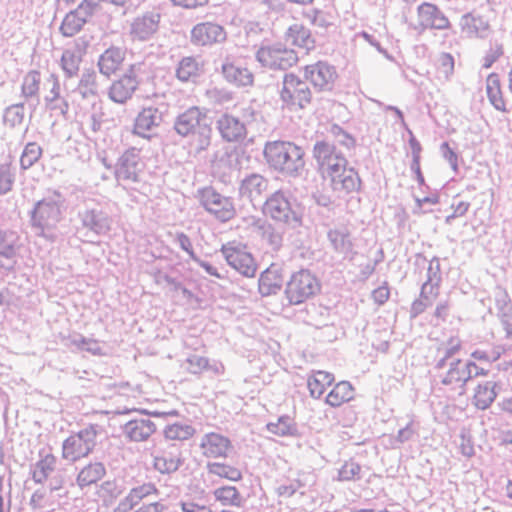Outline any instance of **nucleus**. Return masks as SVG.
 Here are the masks:
<instances>
[{
  "mask_svg": "<svg viewBox=\"0 0 512 512\" xmlns=\"http://www.w3.org/2000/svg\"><path fill=\"white\" fill-rule=\"evenodd\" d=\"M470 206L469 201L461 200L458 196L454 197L450 205L452 213L446 216L445 223L450 225L454 219L463 217L468 212Z\"/></svg>",
  "mask_w": 512,
  "mask_h": 512,
  "instance_id": "680f3d73",
  "label": "nucleus"
},
{
  "mask_svg": "<svg viewBox=\"0 0 512 512\" xmlns=\"http://www.w3.org/2000/svg\"><path fill=\"white\" fill-rule=\"evenodd\" d=\"M262 212L275 222L287 224L293 228L301 225V217L293 209L289 195L281 190L270 195L262 206Z\"/></svg>",
  "mask_w": 512,
  "mask_h": 512,
  "instance_id": "1a4fd4ad",
  "label": "nucleus"
},
{
  "mask_svg": "<svg viewBox=\"0 0 512 512\" xmlns=\"http://www.w3.org/2000/svg\"><path fill=\"white\" fill-rule=\"evenodd\" d=\"M3 119L5 124L15 127L23 122L24 119V104H13L5 109Z\"/></svg>",
  "mask_w": 512,
  "mask_h": 512,
  "instance_id": "5fc2aeb1",
  "label": "nucleus"
},
{
  "mask_svg": "<svg viewBox=\"0 0 512 512\" xmlns=\"http://www.w3.org/2000/svg\"><path fill=\"white\" fill-rule=\"evenodd\" d=\"M221 71L225 80L235 86L241 87L253 84V73L247 68L237 65L233 62L223 63Z\"/></svg>",
  "mask_w": 512,
  "mask_h": 512,
  "instance_id": "2f4dec72",
  "label": "nucleus"
},
{
  "mask_svg": "<svg viewBox=\"0 0 512 512\" xmlns=\"http://www.w3.org/2000/svg\"><path fill=\"white\" fill-rule=\"evenodd\" d=\"M287 42L306 50L314 47V39L311 36L310 30L300 24H294L288 29Z\"/></svg>",
  "mask_w": 512,
  "mask_h": 512,
  "instance_id": "e433bc0d",
  "label": "nucleus"
},
{
  "mask_svg": "<svg viewBox=\"0 0 512 512\" xmlns=\"http://www.w3.org/2000/svg\"><path fill=\"white\" fill-rule=\"evenodd\" d=\"M461 33L469 39H488L493 28L488 16L482 15L476 10L464 13L459 20Z\"/></svg>",
  "mask_w": 512,
  "mask_h": 512,
  "instance_id": "dca6fc26",
  "label": "nucleus"
},
{
  "mask_svg": "<svg viewBox=\"0 0 512 512\" xmlns=\"http://www.w3.org/2000/svg\"><path fill=\"white\" fill-rule=\"evenodd\" d=\"M460 348V341L456 338H450L447 347L438 349V357L435 359L433 368H443L445 364L451 363V361L461 360L455 357Z\"/></svg>",
  "mask_w": 512,
  "mask_h": 512,
  "instance_id": "37998d69",
  "label": "nucleus"
},
{
  "mask_svg": "<svg viewBox=\"0 0 512 512\" xmlns=\"http://www.w3.org/2000/svg\"><path fill=\"white\" fill-rule=\"evenodd\" d=\"M152 78L151 65L145 61L135 62L109 87V98L118 104L130 100L139 87Z\"/></svg>",
  "mask_w": 512,
  "mask_h": 512,
  "instance_id": "39448f33",
  "label": "nucleus"
},
{
  "mask_svg": "<svg viewBox=\"0 0 512 512\" xmlns=\"http://www.w3.org/2000/svg\"><path fill=\"white\" fill-rule=\"evenodd\" d=\"M101 427L98 424H89L64 439L61 446V457L68 463L88 457L97 446V437Z\"/></svg>",
  "mask_w": 512,
  "mask_h": 512,
  "instance_id": "0eeeda50",
  "label": "nucleus"
},
{
  "mask_svg": "<svg viewBox=\"0 0 512 512\" xmlns=\"http://www.w3.org/2000/svg\"><path fill=\"white\" fill-rule=\"evenodd\" d=\"M438 74L444 80H449L454 73V58L449 53H442L438 60Z\"/></svg>",
  "mask_w": 512,
  "mask_h": 512,
  "instance_id": "e2e57ef3",
  "label": "nucleus"
},
{
  "mask_svg": "<svg viewBox=\"0 0 512 512\" xmlns=\"http://www.w3.org/2000/svg\"><path fill=\"white\" fill-rule=\"evenodd\" d=\"M354 389L350 382L337 383L326 396V403L332 407H339L343 403L353 399Z\"/></svg>",
  "mask_w": 512,
  "mask_h": 512,
  "instance_id": "4c0bfd02",
  "label": "nucleus"
},
{
  "mask_svg": "<svg viewBox=\"0 0 512 512\" xmlns=\"http://www.w3.org/2000/svg\"><path fill=\"white\" fill-rule=\"evenodd\" d=\"M68 347H76L78 349L87 351L93 355H102V348L99 346L98 341L95 339L86 338L81 334L70 335L65 342Z\"/></svg>",
  "mask_w": 512,
  "mask_h": 512,
  "instance_id": "c03bdc74",
  "label": "nucleus"
},
{
  "mask_svg": "<svg viewBox=\"0 0 512 512\" xmlns=\"http://www.w3.org/2000/svg\"><path fill=\"white\" fill-rule=\"evenodd\" d=\"M151 457L153 468L162 475L175 473L184 463L181 447L168 442L155 447Z\"/></svg>",
  "mask_w": 512,
  "mask_h": 512,
  "instance_id": "f8f14e48",
  "label": "nucleus"
},
{
  "mask_svg": "<svg viewBox=\"0 0 512 512\" xmlns=\"http://www.w3.org/2000/svg\"><path fill=\"white\" fill-rule=\"evenodd\" d=\"M80 230L85 231V236L103 237L108 235L112 228L113 218L107 205L87 199L79 207L77 212Z\"/></svg>",
  "mask_w": 512,
  "mask_h": 512,
  "instance_id": "423d86ee",
  "label": "nucleus"
},
{
  "mask_svg": "<svg viewBox=\"0 0 512 512\" xmlns=\"http://www.w3.org/2000/svg\"><path fill=\"white\" fill-rule=\"evenodd\" d=\"M496 383L494 381H484L475 388L473 403L481 410H485L494 402L497 392Z\"/></svg>",
  "mask_w": 512,
  "mask_h": 512,
  "instance_id": "f704fd0d",
  "label": "nucleus"
},
{
  "mask_svg": "<svg viewBox=\"0 0 512 512\" xmlns=\"http://www.w3.org/2000/svg\"><path fill=\"white\" fill-rule=\"evenodd\" d=\"M121 429L129 441L144 442L156 432V424L150 418L140 416L126 422Z\"/></svg>",
  "mask_w": 512,
  "mask_h": 512,
  "instance_id": "5701e85b",
  "label": "nucleus"
},
{
  "mask_svg": "<svg viewBox=\"0 0 512 512\" xmlns=\"http://www.w3.org/2000/svg\"><path fill=\"white\" fill-rule=\"evenodd\" d=\"M261 242L267 245L272 251H277L282 245V233L271 225L260 226Z\"/></svg>",
  "mask_w": 512,
  "mask_h": 512,
  "instance_id": "8fccbe9b",
  "label": "nucleus"
},
{
  "mask_svg": "<svg viewBox=\"0 0 512 512\" xmlns=\"http://www.w3.org/2000/svg\"><path fill=\"white\" fill-rule=\"evenodd\" d=\"M253 142L249 141L244 144L237 155V163L240 169H249L252 167L251 163L256 161V156L253 154Z\"/></svg>",
  "mask_w": 512,
  "mask_h": 512,
  "instance_id": "0e129e2a",
  "label": "nucleus"
},
{
  "mask_svg": "<svg viewBox=\"0 0 512 512\" xmlns=\"http://www.w3.org/2000/svg\"><path fill=\"white\" fill-rule=\"evenodd\" d=\"M42 155V148L36 142H29L25 145L20 157V166L23 170L31 168Z\"/></svg>",
  "mask_w": 512,
  "mask_h": 512,
  "instance_id": "09e8293b",
  "label": "nucleus"
},
{
  "mask_svg": "<svg viewBox=\"0 0 512 512\" xmlns=\"http://www.w3.org/2000/svg\"><path fill=\"white\" fill-rule=\"evenodd\" d=\"M263 154L271 167L288 176H300L305 166L303 149L292 142H268Z\"/></svg>",
  "mask_w": 512,
  "mask_h": 512,
  "instance_id": "20e7f679",
  "label": "nucleus"
},
{
  "mask_svg": "<svg viewBox=\"0 0 512 512\" xmlns=\"http://www.w3.org/2000/svg\"><path fill=\"white\" fill-rule=\"evenodd\" d=\"M222 254L227 263L246 277H254L256 274V263L253 255L246 251L245 247L223 245Z\"/></svg>",
  "mask_w": 512,
  "mask_h": 512,
  "instance_id": "6ab92c4d",
  "label": "nucleus"
},
{
  "mask_svg": "<svg viewBox=\"0 0 512 512\" xmlns=\"http://www.w3.org/2000/svg\"><path fill=\"white\" fill-rule=\"evenodd\" d=\"M267 430L277 436H295L298 432L295 421L288 415H282L276 422L266 424Z\"/></svg>",
  "mask_w": 512,
  "mask_h": 512,
  "instance_id": "a19ab883",
  "label": "nucleus"
},
{
  "mask_svg": "<svg viewBox=\"0 0 512 512\" xmlns=\"http://www.w3.org/2000/svg\"><path fill=\"white\" fill-rule=\"evenodd\" d=\"M126 57V49L118 46H110L98 59V68L101 74L110 77L122 66Z\"/></svg>",
  "mask_w": 512,
  "mask_h": 512,
  "instance_id": "b1692460",
  "label": "nucleus"
},
{
  "mask_svg": "<svg viewBox=\"0 0 512 512\" xmlns=\"http://www.w3.org/2000/svg\"><path fill=\"white\" fill-rule=\"evenodd\" d=\"M159 491L154 483L146 482L130 489L128 494L120 500L117 511L128 512L133 510L143 499L151 495H158Z\"/></svg>",
  "mask_w": 512,
  "mask_h": 512,
  "instance_id": "393cba45",
  "label": "nucleus"
},
{
  "mask_svg": "<svg viewBox=\"0 0 512 512\" xmlns=\"http://www.w3.org/2000/svg\"><path fill=\"white\" fill-rule=\"evenodd\" d=\"M334 381L333 374L326 371H315L307 380V387L310 395L313 398H320L327 386H330Z\"/></svg>",
  "mask_w": 512,
  "mask_h": 512,
  "instance_id": "c9c22d12",
  "label": "nucleus"
},
{
  "mask_svg": "<svg viewBox=\"0 0 512 512\" xmlns=\"http://www.w3.org/2000/svg\"><path fill=\"white\" fill-rule=\"evenodd\" d=\"M298 60L293 50L285 49L280 46L261 47L258 49V62L263 67L270 69L287 70Z\"/></svg>",
  "mask_w": 512,
  "mask_h": 512,
  "instance_id": "a211bd4d",
  "label": "nucleus"
},
{
  "mask_svg": "<svg viewBox=\"0 0 512 512\" xmlns=\"http://www.w3.org/2000/svg\"><path fill=\"white\" fill-rule=\"evenodd\" d=\"M82 62L80 54L76 50L66 49L62 53L61 67L67 78L76 76Z\"/></svg>",
  "mask_w": 512,
  "mask_h": 512,
  "instance_id": "49530a36",
  "label": "nucleus"
},
{
  "mask_svg": "<svg viewBox=\"0 0 512 512\" xmlns=\"http://www.w3.org/2000/svg\"><path fill=\"white\" fill-rule=\"evenodd\" d=\"M418 23L424 29L446 30L451 27L447 16L435 4L424 2L417 8Z\"/></svg>",
  "mask_w": 512,
  "mask_h": 512,
  "instance_id": "412c9836",
  "label": "nucleus"
},
{
  "mask_svg": "<svg viewBox=\"0 0 512 512\" xmlns=\"http://www.w3.org/2000/svg\"><path fill=\"white\" fill-rule=\"evenodd\" d=\"M227 34L223 26L216 22L197 23L190 32L191 43L196 46H211L226 40Z\"/></svg>",
  "mask_w": 512,
  "mask_h": 512,
  "instance_id": "aec40b11",
  "label": "nucleus"
},
{
  "mask_svg": "<svg viewBox=\"0 0 512 512\" xmlns=\"http://www.w3.org/2000/svg\"><path fill=\"white\" fill-rule=\"evenodd\" d=\"M15 181V174L8 164L0 165V195H4L12 190Z\"/></svg>",
  "mask_w": 512,
  "mask_h": 512,
  "instance_id": "052dcab7",
  "label": "nucleus"
},
{
  "mask_svg": "<svg viewBox=\"0 0 512 512\" xmlns=\"http://www.w3.org/2000/svg\"><path fill=\"white\" fill-rule=\"evenodd\" d=\"M87 19L74 9L66 14L61 25L60 31L65 37H72L76 35L83 26L87 23Z\"/></svg>",
  "mask_w": 512,
  "mask_h": 512,
  "instance_id": "ea45409f",
  "label": "nucleus"
},
{
  "mask_svg": "<svg viewBox=\"0 0 512 512\" xmlns=\"http://www.w3.org/2000/svg\"><path fill=\"white\" fill-rule=\"evenodd\" d=\"M167 112L168 105L164 102L143 107L135 118L134 134L142 138H149V132L161 125Z\"/></svg>",
  "mask_w": 512,
  "mask_h": 512,
  "instance_id": "2eb2a0df",
  "label": "nucleus"
},
{
  "mask_svg": "<svg viewBox=\"0 0 512 512\" xmlns=\"http://www.w3.org/2000/svg\"><path fill=\"white\" fill-rule=\"evenodd\" d=\"M495 306L497 309V317H500L502 313H511L512 306L510 303V298L506 291L499 290L495 294Z\"/></svg>",
  "mask_w": 512,
  "mask_h": 512,
  "instance_id": "774afa93",
  "label": "nucleus"
},
{
  "mask_svg": "<svg viewBox=\"0 0 512 512\" xmlns=\"http://www.w3.org/2000/svg\"><path fill=\"white\" fill-rule=\"evenodd\" d=\"M361 466L353 461H346L341 468L338 470V481H357L361 479Z\"/></svg>",
  "mask_w": 512,
  "mask_h": 512,
  "instance_id": "3c124183",
  "label": "nucleus"
},
{
  "mask_svg": "<svg viewBox=\"0 0 512 512\" xmlns=\"http://www.w3.org/2000/svg\"><path fill=\"white\" fill-rule=\"evenodd\" d=\"M105 475L106 467L102 462H89L80 469L76 477V483L81 489H83L85 487L96 484Z\"/></svg>",
  "mask_w": 512,
  "mask_h": 512,
  "instance_id": "473e14b6",
  "label": "nucleus"
},
{
  "mask_svg": "<svg viewBox=\"0 0 512 512\" xmlns=\"http://www.w3.org/2000/svg\"><path fill=\"white\" fill-rule=\"evenodd\" d=\"M208 471L211 474L217 475L222 478H226L232 481H236L241 478V472L232 466L214 462L208 464Z\"/></svg>",
  "mask_w": 512,
  "mask_h": 512,
  "instance_id": "864d4df0",
  "label": "nucleus"
},
{
  "mask_svg": "<svg viewBox=\"0 0 512 512\" xmlns=\"http://www.w3.org/2000/svg\"><path fill=\"white\" fill-rule=\"evenodd\" d=\"M161 15L147 11L134 17L129 23L128 35L132 42L150 41L159 30Z\"/></svg>",
  "mask_w": 512,
  "mask_h": 512,
  "instance_id": "4468645a",
  "label": "nucleus"
},
{
  "mask_svg": "<svg viewBox=\"0 0 512 512\" xmlns=\"http://www.w3.org/2000/svg\"><path fill=\"white\" fill-rule=\"evenodd\" d=\"M303 487V484L298 479L287 480L281 484H279L276 488V491L279 496L289 498L293 496L297 491H299Z\"/></svg>",
  "mask_w": 512,
  "mask_h": 512,
  "instance_id": "338daca9",
  "label": "nucleus"
},
{
  "mask_svg": "<svg viewBox=\"0 0 512 512\" xmlns=\"http://www.w3.org/2000/svg\"><path fill=\"white\" fill-rule=\"evenodd\" d=\"M143 168L144 163L141 160L140 150L131 147L119 156L114 175L119 182L137 183L140 181V173Z\"/></svg>",
  "mask_w": 512,
  "mask_h": 512,
  "instance_id": "ddd939ff",
  "label": "nucleus"
},
{
  "mask_svg": "<svg viewBox=\"0 0 512 512\" xmlns=\"http://www.w3.org/2000/svg\"><path fill=\"white\" fill-rule=\"evenodd\" d=\"M459 452L466 458H471L475 454L474 444L470 434L462 431L457 440Z\"/></svg>",
  "mask_w": 512,
  "mask_h": 512,
  "instance_id": "69168bd1",
  "label": "nucleus"
},
{
  "mask_svg": "<svg viewBox=\"0 0 512 512\" xmlns=\"http://www.w3.org/2000/svg\"><path fill=\"white\" fill-rule=\"evenodd\" d=\"M216 124L222 138L228 142L237 141L246 133L245 125L229 114L222 115Z\"/></svg>",
  "mask_w": 512,
  "mask_h": 512,
  "instance_id": "7c9ffc66",
  "label": "nucleus"
},
{
  "mask_svg": "<svg viewBox=\"0 0 512 512\" xmlns=\"http://www.w3.org/2000/svg\"><path fill=\"white\" fill-rule=\"evenodd\" d=\"M57 458L47 449L39 451V459L31 466V476L35 483L42 484L55 471Z\"/></svg>",
  "mask_w": 512,
  "mask_h": 512,
  "instance_id": "bb28decb",
  "label": "nucleus"
},
{
  "mask_svg": "<svg viewBox=\"0 0 512 512\" xmlns=\"http://www.w3.org/2000/svg\"><path fill=\"white\" fill-rule=\"evenodd\" d=\"M0 257L6 259V264H0L5 274L13 272L17 264V248L11 243H0Z\"/></svg>",
  "mask_w": 512,
  "mask_h": 512,
  "instance_id": "603ef678",
  "label": "nucleus"
},
{
  "mask_svg": "<svg viewBox=\"0 0 512 512\" xmlns=\"http://www.w3.org/2000/svg\"><path fill=\"white\" fill-rule=\"evenodd\" d=\"M75 92L84 99L98 96L97 74L94 70L87 69L82 72Z\"/></svg>",
  "mask_w": 512,
  "mask_h": 512,
  "instance_id": "58836bf2",
  "label": "nucleus"
},
{
  "mask_svg": "<svg viewBox=\"0 0 512 512\" xmlns=\"http://www.w3.org/2000/svg\"><path fill=\"white\" fill-rule=\"evenodd\" d=\"M230 440L219 433L205 434L201 441V447L206 457H225L230 448Z\"/></svg>",
  "mask_w": 512,
  "mask_h": 512,
  "instance_id": "c756f323",
  "label": "nucleus"
},
{
  "mask_svg": "<svg viewBox=\"0 0 512 512\" xmlns=\"http://www.w3.org/2000/svg\"><path fill=\"white\" fill-rule=\"evenodd\" d=\"M339 153L340 152L336 150L335 145L327 142L326 140L316 141L313 147V157L319 168Z\"/></svg>",
  "mask_w": 512,
  "mask_h": 512,
  "instance_id": "a18cd8bd",
  "label": "nucleus"
},
{
  "mask_svg": "<svg viewBox=\"0 0 512 512\" xmlns=\"http://www.w3.org/2000/svg\"><path fill=\"white\" fill-rule=\"evenodd\" d=\"M346 165H348L347 159L342 153H339L325 163V165L320 167L319 170L325 177L329 178L335 172H339L340 169L344 168Z\"/></svg>",
  "mask_w": 512,
  "mask_h": 512,
  "instance_id": "bf43d9fd",
  "label": "nucleus"
},
{
  "mask_svg": "<svg viewBox=\"0 0 512 512\" xmlns=\"http://www.w3.org/2000/svg\"><path fill=\"white\" fill-rule=\"evenodd\" d=\"M280 96L287 107L304 108L311 102L312 93L305 81L292 73H285Z\"/></svg>",
  "mask_w": 512,
  "mask_h": 512,
  "instance_id": "9b49d317",
  "label": "nucleus"
},
{
  "mask_svg": "<svg viewBox=\"0 0 512 512\" xmlns=\"http://www.w3.org/2000/svg\"><path fill=\"white\" fill-rule=\"evenodd\" d=\"M256 190V173H250L242 180L239 194L242 199H247L254 207L253 192Z\"/></svg>",
  "mask_w": 512,
  "mask_h": 512,
  "instance_id": "13d9d810",
  "label": "nucleus"
},
{
  "mask_svg": "<svg viewBox=\"0 0 512 512\" xmlns=\"http://www.w3.org/2000/svg\"><path fill=\"white\" fill-rule=\"evenodd\" d=\"M337 77L336 68L326 61H318L304 67V78L319 91H331Z\"/></svg>",
  "mask_w": 512,
  "mask_h": 512,
  "instance_id": "f3484780",
  "label": "nucleus"
},
{
  "mask_svg": "<svg viewBox=\"0 0 512 512\" xmlns=\"http://www.w3.org/2000/svg\"><path fill=\"white\" fill-rule=\"evenodd\" d=\"M330 186L336 193L347 195L357 192L361 188V178L353 167L344 166L339 172H335L329 178Z\"/></svg>",
  "mask_w": 512,
  "mask_h": 512,
  "instance_id": "4be33fe9",
  "label": "nucleus"
},
{
  "mask_svg": "<svg viewBox=\"0 0 512 512\" xmlns=\"http://www.w3.org/2000/svg\"><path fill=\"white\" fill-rule=\"evenodd\" d=\"M327 238L334 252L347 257L353 252L354 244L346 226H336L327 232Z\"/></svg>",
  "mask_w": 512,
  "mask_h": 512,
  "instance_id": "cd10ccee",
  "label": "nucleus"
},
{
  "mask_svg": "<svg viewBox=\"0 0 512 512\" xmlns=\"http://www.w3.org/2000/svg\"><path fill=\"white\" fill-rule=\"evenodd\" d=\"M283 284L282 269L279 264L272 263L258 278V292L269 296L279 291Z\"/></svg>",
  "mask_w": 512,
  "mask_h": 512,
  "instance_id": "a878e982",
  "label": "nucleus"
},
{
  "mask_svg": "<svg viewBox=\"0 0 512 512\" xmlns=\"http://www.w3.org/2000/svg\"><path fill=\"white\" fill-rule=\"evenodd\" d=\"M502 351L501 347H494L488 350L476 349L471 353V358L480 363L491 364L501 357Z\"/></svg>",
  "mask_w": 512,
  "mask_h": 512,
  "instance_id": "4d7b16f0",
  "label": "nucleus"
},
{
  "mask_svg": "<svg viewBox=\"0 0 512 512\" xmlns=\"http://www.w3.org/2000/svg\"><path fill=\"white\" fill-rule=\"evenodd\" d=\"M319 290L317 278L309 270L302 269L291 276L284 294L289 305H298L313 297Z\"/></svg>",
  "mask_w": 512,
  "mask_h": 512,
  "instance_id": "6e6552de",
  "label": "nucleus"
},
{
  "mask_svg": "<svg viewBox=\"0 0 512 512\" xmlns=\"http://www.w3.org/2000/svg\"><path fill=\"white\" fill-rule=\"evenodd\" d=\"M486 94L490 104L498 111L509 112L506 101L503 97L499 75L491 73L486 79Z\"/></svg>",
  "mask_w": 512,
  "mask_h": 512,
  "instance_id": "72a5a7b5",
  "label": "nucleus"
},
{
  "mask_svg": "<svg viewBox=\"0 0 512 512\" xmlns=\"http://www.w3.org/2000/svg\"><path fill=\"white\" fill-rule=\"evenodd\" d=\"M173 129L182 138H194L198 151L210 145L212 129L206 112L198 106H190L179 112L174 119Z\"/></svg>",
  "mask_w": 512,
  "mask_h": 512,
  "instance_id": "f03ea898",
  "label": "nucleus"
},
{
  "mask_svg": "<svg viewBox=\"0 0 512 512\" xmlns=\"http://www.w3.org/2000/svg\"><path fill=\"white\" fill-rule=\"evenodd\" d=\"M203 73V64L193 56L183 57L175 70L176 78L182 83H196Z\"/></svg>",
  "mask_w": 512,
  "mask_h": 512,
  "instance_id": "c85d7f7f",
  "label": "nucleus"
},
{
  "mask_svg": "<svg viewBox=\"0 0 512 512\" xmlns=\"http://www.w3.org/2000/svg\"><path fill=\"white\" fill-rule=\"evenodd\" d=\"M66 198L59 190H47L45 196L34 204L30 211L31 227L37 235L46 237V232L56 228L63 218Z\"/></svg>",
  "mask_w": 512,
  "mask_h": 512,
  "instance_id": "f257e3e1",
  "label": "nucleus"
},
{
  "mask_svg": "<svg viewBox=\"0 0 512 512\" xmlns=\"http://www.w3.org/2000/svg\"><path fill=\"white\" fill-rule=\"evenodd\" d=\"M41 82V73L38 70L29 71L23 78L21 85V94L25 98H36L38 100V93Z\"/></svg>",
  "mask_w": 512,
  "mask_h": 512,
  "instance_id": "de8ad7c7",
  "label": "nucleus"
},
{
  "mask_svg": "<svg viewBox=\"0 0 512 512\" xmlns=\"http://www.w3.org/2000/svg\"><path fill=\"white\" fill-rule=\"evenodd\" d=\"M200 204L217 220L226 222L235 215V209L230 198L221 195L213 187L198 190Z\"/></svg>",
  "mask_w": 512,
  "mask_h": 512,
  "instance_id": "9d476101",
  "label": "nucleus"
},
{
  "mask_svg": "<svg viewBox=\"0 0 512 512\" xmlns=\"http://www.w3.org/2000/svg\"><path fill=\"white\" fill-rule=\"evenodd\" d=\"M214 496L223 505H236L239 502V493L233 486H223L215 489Z\"/></svg>",
  "mask_w": 512,
  "mask_h": 512,
  "instance_id": "6e6d98bb",
  "label": "nucleus"
},
{
  "mask_svg": "<svg viewBox=\"0 0 512 512\" xmlns=\"http://www.w3.org/2000/svg\"><path fill=\"white\" fill-rule=\"evenodd\" d=\"M434 377L445 391L459 396L466 393V384L474 377L487 374V370L472 360H459L447 363L443 368H433Z\"/></svg>",
  "mask_w": 512,
  "mask_h": 512,
  "instance_id": "7ed1b4c3",
  "label": "nucleus"
},
{
  "mask_svg": "<svg viewBox=\"0 0 512 512\" xmlns=\"http://www.w3.org/2000/svg\"><path fill=\"white\" fill-rule=\"evenodd\" d=\"M195 433V428L189 423L175 422L165 427L163 434L166 440L185 441Z\"/></svg>",
  "mask_w": 512,
  "mask_h": 512,
  "instance_id": "79ce46f5",
  "label": "nucleus"
}]
</instances>
